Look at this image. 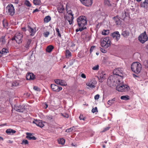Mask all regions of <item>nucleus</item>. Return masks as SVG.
Returning a JSON list of instances; mask_svg holds the SVG:
<instances>
[{
  "label": "nucleus",
  "instance_id": "obj_1",
  "mask_svg": "<svg viewBox=\"0 0 148 148\" xmlns=\"http://www.w3.org/2000/svg\"><path fill=\"white\" fill-rule=\"evenodd\" d=\"M114 75L113 76H110L108 79V83L109 84L110 86H113L115 85L114 84L115 82H117V81H118V79L115 80V77L118 76V77H120L121 78L123 77V74L122 72H121L119 69H116L114 70L113 71Z\"/></svg>",
  "mask_w": 148,
  "mask_h": 148
},
{
  "label": "nucleus",
  "instance_id": "obj_2",
  "mask_svg": "<svg viewBox=\"0 0 148 148\" xmlns=\"http://www.w3.org/2000/svg\"><path fill=\"white\" fill-rule=\"evenodd\" d=\"M118 78V85L116 86V90L119 92H125L128 91L130 88L129 87L126 85H124V82L121 83L120 80H119V78Z\"/></svg>",
  "mask_w": 148,
  "mask_h": 148
},
{
  "label": "nucleus",
  "instance_id": "obj_3",
  "mask_svg": "<svg viewBox=\"0 0 148 148\" xmlns=\"http://www.w3.org/2000/svg\"><path fill=\"white\" fill-rule=\"evenodd\" d=\"M77 20L79 27L84 28L85 29L86 28V27L85 26L87 23L86 16H80L77 18Z\"/></svg>",
  "mask_w": 148,
  "mask_h": 148
},
{
  "label": "nucleus",
  "instance_id": "obj_4",
  "mask_svg": "<svg viewBox=\"0 0 148 148\" xmlns=\"http://www.w3.org/2000/svg\"><path fill=\"white\" fill-rule=\"evenodd\" d=\"M131 69L132 71L136 74H138L141 71L142 68L141 64L138 62L132 63L131 65Z\"/></svg>",
  "mask_w": 148,
  "mask_h": 148
},
{
  "label": "nucleus",
  "instance_id": "obj_5",
  "mask_svg": "<svg viewBox=\"0 0 148 148\" xmlns=\"http://www.w3.org/2000/svg\"><path fill=\"white\" fill-rule=\"evenodd\" d=\"M111 44V41L109 37L104 38L101 41V46L105 48H107Z\"/></svg>",
  "mask_w": 148,
  "mask_h": 148
},
{
  "label": "nucleus",
  "instance_id": "obj_6",
  "mask_svg": "<svg viewBox=\"0 0 148 148\" xmlns=\"http://www.w3.org/2000/svg\"><path fill=\"white\" fill-rule=\"evenodd\" d=\"M23 36L22 32L17 33L15 36L12 38V40H15L17 43L20 44L22 42V39Z\"/></svg>",
  "mask_w": 148,
  "mask_h": 148
},
{
  "label": "nucleus",
  "instance_id": "obj_7",
  "mask_svg": "<svg viewBox=\"0 0 148 148\" xmlns=\"http://www.w3.org/2000/svg\"><path fill=\"white\" fill-rule=\"evenodd\" d=\"M138 39L139 41L142 43H144L147 41L148 38L145 31L141 34L138 36Z\"/></svg>",
  "mask_w": 148,
  "mask_h": 148
},
{
  "label": "nucleus",
  "instance_id": "obj_8",
  "mask_svg": "<svg viewBox=\"0 0 148 148\" xmlns=\"http://www.w3.org/2000/svg\"><path fill=\"white\" fill-rule=\"evenodd\" d=\"M7 12L11 16H13L14 14L15 10L12 4H9L6 7Z\"/></svg>",
  "mask_w": 148,
  "mask_h": 148
},
{
  "label": "nucleus",
  "instance_id": "obj_9",
  "mask_svg": "<svg viewBox=\"0 0 148 148\" xmlns=\"http://www.w3.org/2000/svg\"><path fill=\"white\" fill-rule=\"evenodd\" d=\"M110 36L115 40V41L117 42L119 39L120 37V34L118 32L116 31L111 33Z\"/></svg>",
  "mask_w": 148,
  "mask_h": 148
},
{
  "label": "nucleus",
  "instance_id": "obj_10",
  "mask_svg": "<svg viewBox=\"0 0 148 148\" xmlns=\"http://www.w3.org/2000/svg\"><path fill=\"white\" fill-rule=\"evenodd\" d=\"M31 41L32 40L31 39H28L26 41L25 45L24 46V45H23L22 46V47H23V46L24 47V49L22 51H24L26 50H27L29 49V47L30 46V44Z\"/></svg>",
  "mask_w": 148,
  "mask_h": 148
},
{
  "label": "nucleus",
  "instance_id": "obj_11",
  "mask_svg": "<svg viewBox=\"0 0 148 148\" xmlns=\"http://www.w3.org/2000/svg\"><path fill=\"white\" fill-rule=\"evenodd\" d=\"M141 7L143 8L145 12L148 10V0H145V1L141 2L140 4Z\"/></svg>",
  "mask_w": 148,
  "mask_h": 148
},
{
  "label": "nucleus",
  "instance_id": "obj_12",
  "mask_svg": "<svg viewBox=\"0 0 148 148\" xmlns=\"http://www.w3.org/2000/svg\"><path fill=\"white\" fill-rule=\"evenodd\" d=\"M81 3L86 6H90L92 3L93 0H79Z\"/></svg>",
  "mask_w": 148,
  "mask_h": 148
},
{
  "label": "nucleus",
  "instance_id": "obj_13",
  "mask_svg": "<svg viewBox=\"0 0 148 148\" xmlns=\"http://www.w3.org/2000/svg\"><path fill=\"white\" fill-rule=\"evenodd\" d=\"M51 87L53 91L56 92H59L62 89V87L54 84H51Z\"/></svg>",
  "mask_w": 148,
  "mask_h": 148
},
{
  "label": "nucleus",
  "instance_id": "obj_14",
  "mask_svg": "<svg viewBox=\"0 0 148 148\" xmlns=\"http://www.w3.org/2000/svg\"><path fill=\"white\" fill-rule=\"evenodd\" d=\"M33 123H34L37 126H39L41 128L42 127L44 126V124L43 123H42V121L40 120L34 119L33 121Z\"/></svg>",
  "mask_w": 148,
  "mask_h": 148
},
{
  "label": "nucleus",
  "instance_id": "obj_15",
  "mask_svg": "<svg viewBox=\"0 0 148 148\" xmlns=\"http://www.w3.org/2000/svg\"><path fill=\"white\" fill-rule=\"evenodd\" d=\"M14 109L18 112H22L24 110V108L20 105L16 104L14 106Z\"/></svg>",
  "mask_w": 148,
  "mask_h": 148
},
{
  "label": "nucleus",
  "instance_id": "obj_16",
  "mask_svg": "<svg viewBox=\"0 0 148 148\" xmlns=\"http://www.w3.org/2000/svg\"><path fill=\"white\" fill-rule=\"evenodd\" d=\"M35 77V75L32 73H29L26 75V79L27 80H34Z\"/></svg>",
  "mask_w": 148,
  "mask_h": 148
},
{
  "label": "nucleus",
  "instance_id": "obj_17",
  "mask_svg": "<svg viewBox=\"0 0 148 148\" xmlns=\"http://www.w3.org/2000/svg\"><path fill=\"white\" fill-rule=\"evenodd\" d=\"M57 10L58 12L60 13H63L65 12L64 6L62 4H60L58 6Z\"/></svg>",
  "mask_w": 148,
  "mask_h": 148
},
{
  "label": "nucleus",
  "instance_id": "obj_18",
  "mask_svg": "<svg viewBox=\"0 0 148 148\" xmlns=\"http://www.w3.org/2000/svg\"><path fill=\"white\" fill-rule=\"evenodd\" d=\"M106 74H105L103 72L100 74L99 76V80L100 79V82H102L104 79L106 78Z\"/></svg>",
  "mask_w": 148,
  "mask_h": 148
},
{
  "label": "nucleus",
  "instance_id": "obj_19",
  "mask_svg": "<svg viewBox=\"0 0 148 148\" xmlns=\"http://www.w3.org/2000/svg\"><path fill=\"white\" fill-rule=\"evenodd\" d=\"M8 52L9 50L8 49L5 48H3L2 50L0 52V57H2L3 55H6L7 53Z\"/></svg>",
  "mask_w": 148,
  "mask_h": 148
},
{
  "label": "nucleus",
  "instance_id": "obj_20",
  "mask_svg": "<svg viewBox=\"0 0 148 148\" xmlns=\"http://www.w3.org/2000/svg\"><path fill=\"white\" fill-rule=\"evenodd\" d=\"M71 44L70 49L71 51H73L77 50V47L75 46V44H74L73 42H71Z\"/></svg>",
  "mask_w": 148,
  "mask_h": 148
},
{
  "label": "nucleus",
  "instance_id": "obj_21",
  "mask_svg": "<svg viewBox=\"0 0 148 148\" xmlns=\"http://www.w3.org/2000/svg\"><path fill=\"white\" fill-rule=\"evenodd\" d=\"M5 132L8 134H12L15 133L16 131L11 129H8L6 130Z\"/></svg>",
  "mask_w": 148,
  "mask_h": 148
},
{
  "label": "nucleus",
  "instance_id": "obj_22",
  "mask_svg": "<svg viewBox=\"0 0 148 148\" xmlns=\"http://www.w3.org/2000/svg\"><path fill=\"white\" fill-rule=\"evenodd\" d=\"M126 16V12L125 11L122 12L119 15L120 18L121 19L124 20Z\"/></svg>",
  "mask_w": 148,
  "mask_h": 148
},
{
  "label": "nucleus",
  "instance_id": "obj_23",
  "mask_svg": "<svg viewBox=\"0 0 148 148\" xmlns=\"http://www.w3.org/2000/svg\"><path fill=\"white\" fill-rule=\"evenodd\" d=\"M54 48V47L52 45H49L47 47L46 51L48 53H50L52 51Z\"/></svg>",
  "mask_w": 148,
  "mask_h": 148
},
{
  "label": "nucleus",
  "instance_id": "obj_24",
  "mask_svg": "<svg viewBox=\"0 0 148 148\" xmlns=\"http://www.w3.org/2000/svg\"><path fill=\"white\" fill-rule=\"evenodd\" d=\"M86 85L90 88H95V86L92 80H90L87 84Z\"/></svg>",
  "mask_w": 148,
  "mask_h": 148
},
{
  "label": "nucleus",
  "instance_id": "obj_25",
  "mask_svg": "<svg viewBox=\"0 0 148 148\" xmlns=\"http://www.w3.org/2000/svg\"><path fill=\"white\" fill-rule=\"evenodd\" d=\"M28 30L31 33V35L33 36L35 33V32L33 29L29 26H28Z\"/></svg>",
  "mask_w": 148,
  "mask_h": 148
},
{
  "label": "nucleus",
  "instance_id": "obj_26",
  "mask_svg": "<svg viewBox=\"0 0 148 148\" xmlns=\"http://www.w3.org/2000/svg\"><path fill=\"white\" fill-rule=\"evenodd\" d=\"M129 32L128 31L125 30L122 32L121 35L124 37H126L129 36Z\"/></svg>",
  "mask_w": 148,
  "mask_h": 148
},
{
  "label": "nucleus",
  "instance_id": "obj_27",
  "mask_svg": "<svg viewBox=\"0 0 148 148\" xmlns=\"http://www.w3.org/2000/svg\"><path fill=\"white\" fill-rule=\"evenodd\" d=\"M67 13L68 14V17L72 19H73V14L72 13V12L71 10H69L67 12Z\"/></svg>",
  "mask_w": 148,
  "mask_h": 148
},
{
  "label": "nucleus",
  "instance_id": "obj_28",
  "mask_svg": "<svg viewBox=\"0 0 148 148\" xmlns=\"http://www.w3.org/2000/svg\"><path fill=\"white\" fill-rule=\"evenodd\" d=\"M65 55L66 58H69L71 56V52L69 50H66Z\"/></svg>",
  "mask_w": 148,
  "mask_h": 148
},
{
  "label": "nucleus",
  "instance_id": "obj_29",
  "mask_svg": "<svg viewBox=\"0 0 148 148\" xmlns=\"http://www.w3.org/2000/svg\"><path fill=\"white\" fill-rule=\"evenodd\" d=\"M58 143L62 145H64L65 143V140L63 138H60L58 140Z\"/></svg>",
  "mask_w": 148,
  "mask_h": 148
},
{
  "label": "nucleus",
  "instance_id": "obj_30",
  "mask_svg": "<svg viewBox=\"0 0 148 148\" xmlns=\"http://www.w3.org/2000/svg\"><path fill=\"white\" fill-rule=\"evenodd\" d=\"M56 34L60 38H61V35L59 29L58 27H56L55 28Z\"/></svg>",
  "mask_w": 148,
  "mask_h": 148
},
{
  "label": "nucleus",
  "instance_id": "obj_31",
  "mask_svg": "<svg viewBox=\"0 0 148 148\" xmlns=\"http://www.w3.org/2000/svg\"><path fill=\"white\" fill-rule=\"evenodd\" d=\"M51 20V17L49 16L45 17L44 19L45 23H47Z\"/></svg>",
  "mask_w": 148,
  "mask_h": 148
},
{
  "label": "nucleus",
  "instance_id": "obj_32",
  "mask_svg": "<svg viewBox=\"0 0 148 148\" xmlns=\"http://www.w3.org/2000/svg\"><path fill=\"white\" fill-rule=\"evenodd\" d=\"M121 99L124 100H127L129 99V96L128 95H123L121 97Z\"/></svg>",
  "mask_w": 148,
  "mask_h": 148
},
{
  "label": "nucleus",
  "instance_id": "obj_33",
  "mask_svg": "<svg viewBox=\"0 0 148 148\" xmlns=\"http://www.w3.org/2000/svg\"><path fill=\"white\" fill-rule=\"evenodd\" d=\"M115 101V98H113V99L109 100L107 102V103L109 105H111L114 103V102Z\"/></svg>",
  "mask_w": 148,
  "mask_h": 148
},
{
  "label": "nucleus",
  "instance_id": "obj_34",
  "mask_svg": "<svg viewBox=\"0 0 148 148\" xmlns=\"http://www.w3.org/2000/svg\"><path fill=\"white\" fill-rule=\"evenodd\" d=\"M110 33V30H103L102 32V34L104 35H108Z\"/></svg>",
  "mask_w": 148,
  "mask_h": 148
},
{
  "label": "nucleus",
  "instance_id": "obj_35",
  "mask_svg": "<svg viewBox=\"0 0 148 148\" xmlns=\"http://www.w3.org/2000/svg\"><path fill=\"white\" fill-rule=\"evenodd\" d=\"M0 42H2L3 44H4L5 42V36H2L0 38Z\"/></svg>",
  "mask_w": 148,
  "mask_h": 148
},
{
  "label": "nucleus",
  "instance_id": "obj_36",
  "mask_svg": "<svg viewBox=\"0 0 148 148\" xmlns=\"http://www.w3.org/2000/svg\"><path fill=\"white\" fill-rule=\"evenodd\" d=\"M115 23L116 25H120L121 23V20L118 18H116L115 20Z\"/></svg>",
  "mask_w": 148,
  "mask_h": 148
},
{
  "label": "nucleus",
  "instance_id": "obj_37",
  "mask_svg": "<svg viewBox=\"0 0 148 148\" xmlns=\"http://www.w3.org/2000/svg\"><path fill=\"white\" fill-rule=\"evenodd\" d=\"M40 3V0H33V3L35 5H38Z\"/></svg>",
  "mask_w": 148,
  "mask_h": 148
},
{
  "label": "nucleus",
  "instance_id": "obj_38",
  "mask_svg": "<svg viewBox=\"0 0 148 148\" xmlns=\"http://www.w3.org/2000/svg\"><path fill=\"white\" fill-rule=\"evenodd\" d=\"M24 3L26 6L28 7H30L31 6V5L30 2L28 0H25V1Z\"/></svg>",
  "mask_w": 148,
  "mask_h": 148
},
{
  "label": "nucleus",
  "instance_id": "obj_39",
  "mask_svg": "<svg viewBox=\"0 0 148 148\" xmlns=\"http://www.w3.org/2000/svg\"><path fill=\"white\" fill-rule=\"evenodd\" d=\"M3 25L4 27L6 28L8 25V23L5 20H3Z\"/></svg>",
  "mask_w": 148,
  "mask_h": 148
},
{
  "label": "nucleus",
  "instance_id": "obj_40",
  "mask_svg": "<svg viewBox=\"0 0 148 148\" xmlns=\"http://www.w3.org/2000/svg\"><path fill=\"white\" fill-rule=\"evenodd\" d=\"M66 85V82L64 80H60V85L61 86H65Z\"/></svg>",
  "mask_w": 148,
  "mask_h": 148
},
{
  "label": "nucleus",
  "instance_id": "obj_41",
  "mask_svg": "<svg viewBox=\"0 0 148 148\" xmlns=\"http://www.w3.org/2000/svg\"><path fill=\"white\" fill-rule=\"evenodd\" d=\"M26 134L27 135L26 138L28 139L29 138V137L32 136V134L30 133L27 132Z\"/></svg>",
  "mask_w": 148,
  "mask_h": 148
},
{
  "label": "nucleus",
  "instance_id": "obj_42",
  "mask_svg": "<svg viewBox=\"0 0 148 148\" xmlns=\"http://www.w3.org/2000/svg\"><path fill=\"white\" fill-rule=\"evenodd\" d=\"M28 142L27 140H23L21 144L22 145L25 144L27 145L28 144Z\"/></svg>",
  "mask_w": 148,
  "mask_h": 148
},
{
  "label": "nucleus",
  "instance_id": "obj_43",
  "mask_svg": "<svg viewBox=\"0 0 148 148\" xmlns=\"http://www.w3.org/2000/svg\"><path fill=\"white\" fill-rule=\"evenodd\" d=\"M104 3L105 4L108 5H111L109 0H104Z\"/></svg>",
  "mask_w": 148,
  "mask_h": 148
},
{
  "label": "nucleus",
  "instance_id": "obj_44",
  "mask_svg": "<svg viewBox=\"0 0 148 148\" xmlns=\"http://www.w3.org/2000/svg\"><path fill=\"white\" fill-rule=\"evenodd\" d=\"M79 28L78 29H76L75 30V31L76 32H78V31H82L83 30H84V28H82L81 27H79Z\"/></svg>",
  "mask_w": 148,
  "mask_h": 148
},
{
  "label": "nucleus",
  "instance_id": "obj_45",
  "mask_svg": "<svg viewBox=\"0 0 148 148\" xmlns=\"http://www.w3.org/2000/svg\"><path fill=\"white\" fill-rule=\"evenodd\" d=\"M49 32L48 31L45 32L43 34L44 36L45 37H47L49 35Z\"/></svg>",
  "mask_w": 148,
  "mask_h": 148
},
{
  "label": "nucleus",
  "instance_id": "obj_46",
  "mask_svg": "<svg viewBox=\"0 0 148 148\" xmlns=\"http://www.w3.org/2000/svg\"><path fill=\"white\" fill-rule=\"evenodd\" d=\"M99 69V66L98 65L95 66L92 68V69L94 70H97Z\"/></svg>",
  "mask_w": 148,
  "mask_h": 148
},
{
  "label": "nucleus",
  "instance_id": "obj_47",
  "mask_svg": "<svg viewBox=\"0 0 148 148\" xmlns=\"http://www.w3.org/2000/svg\"><path fill=\"white\" fill-rule=\"evenodd\" d=\"M61 114L62 116H63L65 118H68L69 117V115L67 114H63L61 113Z\"/></svg>",
  "mask_w": 148,
  "mask_h": 148
},
{
  "label": "nucleus",
  "instance_id": "obj_48",
  "mask_svg": "<svg viewBox=\"0 0 148 148\" xmlns=\"http://www.w3.org/2000/svg\"><path fill=\"white\" fill-rule=\"evenodd\" d=\"M60 79H56L54 81L56 84L60 85Z\"/></svg>",
  "mask_w": 148,
  "mask_h": 148
},
{
  "label": "nucleus",
  "instance_id": "obj_49",
  "mask_svg": "<svg viewBox=\"0 0 148 148\" xmlns=\"http://www.w3.org/2000/svg\"><path fill=\"white\" fill-rule=\"evenodd\" d=\"M92 112L94 113L96 112H97V107H95L94 108H93L92 110Z\"/></svg>",
  "mask_w": 148,
  "mask_h": 148
},
{
  "label": "nucleus",
  "instance_id": "obj_50",
  "mask_svg": "<svg viewBox=\"0 0 148 148\" xmlns=\"http://www.w3.org/2000/svg\"><path fill=\"white\" fill-rule=\"evenodd\" d=\"M95 47L94 46H92L90 48V53H91L93 51V50L94 49Z\"/></svg>",
  "mask_w": 148,
  "mask_h": 148
},
{
  "label": "nucleus",
  "instance_id": "obj_51",
  "mask_svg": "<svg viewBox=\"0 0 148 148\" xmlns=\"http://www.w3.org/2000/svg\"><path fill=\"white\" fill-rule=\"evenodd\" d=\"M34 89L37 91H40V89L37 86H35L34 87Z\"/></svg>",
  "mask_w": 148,
  "mask_h": 148
},
{
  "label": "nucleus",
  "instance_id": "obj_52",
  "mask_svg": "<svg viewBox=\"0 0 148 148\" xmlns=\"http://www.w3.org/2000/svg\"><path fill=\"white\" fill-rule=\"evenodd\" d=\"M79 118L80 120H83L84 121L86 119L84 117L83 115L82 114H80L79 116Z\"/></svg>",
  "mask_w": 148,
  "mask_h": 148
},
{
  "label": "nucleus",
  "instance_id": "obj_53",
  "mask_svg": "<svg viewBox=\"0 0 148 148\" xmlns=\"http://www.w3.org/2000/svg\"><path fill=\"white\" fill-rule=\"evenodd\" d=\"M36 138L34 136H32L31 137H29V140H36Z\"/></svg>",
  "mask_w": 148,
  "mask_h": 148
},
{
  "label": "nucleus",
  "instance_id": "obj_54",
  "mask_svg": "<svg viewBox=\"0 0 148 148\" xmlns=\"http://www.w3.org/2000/svg\"><path fill=\"white\" fill-rule=\"evenodd\" d=\"M110 128L109 127H107L104 128L103 130L102 131L103 132H105V131L108 130Z\"/></svg>",
  "mask_w": 148,
  "mask_h": 148
},
{
  "label": "nucleus",
  "instance_id": "obj_55",
  "mask_svg": "<svg viewBox=\"0 0 148 148\" xmlns=\"http://www.w3.org/2000/svg\"><path fill=\"white\" fill-rule=\"evenodd\" d=\"M99 97V95L98 94H97L95 96L94 98L95 100L98 99Z\"/></svg>",
  "mask_w": 148,
  "mask_h": 148
},
{
  "label": "nucleus",
  "instance_id": "obj_56",
  "mask_svg": "<svg viewBox=\"0 0 148 148\" xmlns=\"http://www.w3.org/2000/svg\"><path fill=\"white\" fill-rule=\"evenodd\" d=\"M73 19H72L71 18H70L69 20L67 19L69 21V23L70 25H71L72 23V22Z\"/></svg>",
  "mask_w": 148,
  "mask_h": 148
},
{
  "label": "nucleus",
  "instance_id": "obj_57",
  "mask_svg": "<svg viewBox=\"0 0 148 148\" xmlns=\"http://www.w3.org/2000/svg\"><path fill=\"white\" fill-rule=\"evenodd\" d=\"M81 77L84 79H86V75L84 73H82L81 75Z\"/></svg>",
  "mask_w": 148,
  "mask_h": 148
},
{
  "label": "nucleus",
  "instance_id": "obj_58",
  "mask_svg": "<svg viewBox=\"0 0 148 148\" xmlns=\"http://www.w3.org/2000/svg\"><path fill=\"white\" fill-rule=\"evenodd\" d=\"M100 50L103 53H106V51L104 49L101 48H100Z\"/></svg>",
  "mask_w": 148,
  "mask_h": 148
},
{
  "label": "nucleus",
  "instance_id": "obj_59",
  "mask_svg": "<svg viewBox=\"0 0 148 148\" xmlns=\"http://www.w3.org/2000/svg\"><path fill=\"white\" fill-rule=\"evenodd\" d=\"M18 85L17 83L13 82L12 84V87H13L14 86H16Z\"/></svg>",
  "mask_w": 148,
  "mask_h": 148
},
{
  "label": "nucleus",
  "instance_id": "obj_60",
  "mask_svg": "<svg viewBox=\"0 0 148 148\" xmlns=\"http://www.w3.org/2000/svg\"><path fill=\"white\" fill-rule=\"evenodd\" d=\"M66 132H71V129L69 128L66 129Z\"/></svg>",
  "mask_w": 148,
  "mask_h": 148
},
{
  "label": "nucleus",
  "instance_id": "obj_61",
  "mask_svg": "<svg viewBox=\"0 0 148 148\" xmlns=\"http://www.w3.org/2000/svg\"><path fill=\"white\" fill-rule=\"evenodd\" d=\"M48 107V105L46 103H44V108L45 109H46Z\"/></svg>",
  "mask_w": 148,
  "mask_h": 148
},
{
  "label": "nucleus",
  "instance_id": "obj_62",
  "mask_svg": "<svg viewBox=\"0 0 148 148\" xmlns=\"http://www.w3.org/2000/svg\"><path fill=\"white\" fill-rule=\"evenodd\" d=\"M38 11H39L38 10V9L36 8V9H35V10H34L33 11V12H38Z\"/></svg>",
  "mask_w": 148,
  "mask_h": 148
},
{
  "label": "nucleus",
  "instance_id": "obj_63",
  "mask_svg": "<svg viewBox=\"0 0 148 148\" xmlns=\"http://www.w3.org/2000/svg\"><path fill=\"white\" fill-rule=\"evenodd\" d=\"M22 30L23 31H26V28L25 27H23L22 28Z\"/></svg>",
  "mask_w": 148,
  "mask_h": 148
},
{
  "label": "nucleus",
  "instance_id": "obj_64",
  "mask_svg": "<svg viewBox=\"0 0 148 148\" xmlns=\"http://www.w3.org/2000/svg\"><path fill=\"white\" fill-rule=\"evenodd\" d=\"M146 63L147 64V66L146 65L145 66H146L147 67H148V60H146Z\"/></svg>",
  "mask_w": 148,
  "mask_h": 148
}]
</instances>
